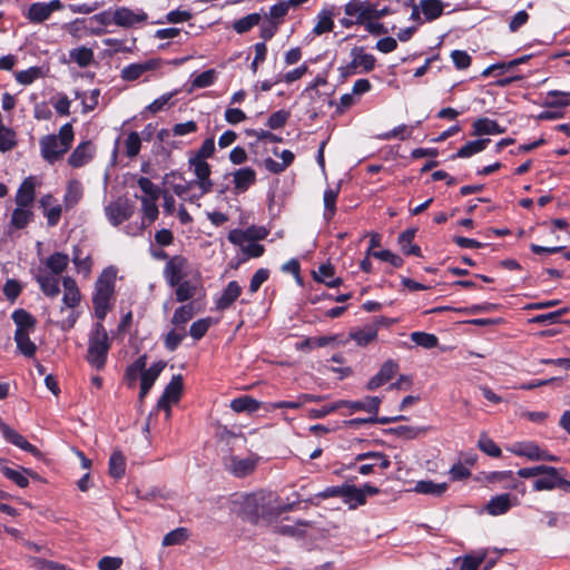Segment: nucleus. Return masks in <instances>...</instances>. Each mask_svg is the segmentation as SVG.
Instances as JSON below:
<instances>
[{
  "label": "nucleus",
  "mask_w": 570,
  "mask_h": 570,
  "mask_svg": "<svg viewBox=\"0 0 570 570\" xmlns=\"http://www.w3.org/2000/svg\"><path fill=\"white\" fill-rule=\"evenodd\" d=\"M420 8L425 21H433L443 14L444 3L441 0H421Z\"/></svg>",
  "instance_id": "obj_39"
},
{
  "label": "nucleus",
  "mask_w": 570,
  "mask_h": 570,
  "mask_svg": "<svg viewBox=\"0 0 570 570\" xmlns=\"http://www.w3.org/2000/svg\"><path fill=\"white\" fill-rule=\"evenodd\" d=\"M82 197V187L78 180H71L68 183L67 190L65 194V206L66 208L73 207Z\"/></svg>",
  "instance_id": "obj_50"
},
{
  "label": "nucleus",
  "mask_w": 570,
  "mask_h": 570,
  "mask_svg": "<svg viewBox=\"0 0 570 570\" xmlns=\"http://www.w3.org/2000/svg\"><path fill=\"white\" fill-rule=\"evenodd\" d=\"M95 155V146L91 141H83L76 147L68 158V164L73 168H80L88 164Z\"/></svg>",
  "instance_id": "obj_22"
},
{
  "label": "nucleus",
  "mask_w": 570,
  "mask_h": 570,
  "mask_svg": "<svg viewBox=\"0 0 570 570\" xmlns=\"http://www.w3.org/2000/svg\"><path fill=\"white\" fill-rule=\"evenodd\" d=\"M341 191V184H337L335 187H330L324 190L323 202H324V219L330 222L334 218L336 214V203Z\"/></svg>",
  "instance_id": "obj_30"
},
{
  "label": "nucleus",
  "mask_w": 570,
  "mask_h": 570,
  "mask_svg": "<svg viewBox=\"0 0 570 570\" xmlns=\"http://www.w3.org/2000/svg\"><path fill=\"white\" fill-rule=\"evenodd\" d=\"M505 127H502L497 120L488 117H481L472 124V136L482 137L485 135H500L505 132Z\"/></svg>",
  "instance_id": "obj_24"
},
{
  "label": "nucleus",
  "mask_w": 570,
  "mask_h": 570,
  "mask_svg": "<svg viewBox=\"0 0 570 570\" xmlns=\"http://www.w3.org/2000/svg\"><path fill=\"white\" fill-rule=\"evenodd\" d=\"M36 196V178L29 176L21 183L17 190L14 202L19 207H30Z\"/></svg>",
  "instance_id": "obj_23"
},
{
  "label": "nucleus",
  "mask_w": 570,
  "mask_h": 570,
  "mask_svg": "<svg viewBox=\"0 0 570 570\" xmlns=\"http://www.w3.org/2000/svg\"><path fill=\"white\" fill-rule=\"evenodd\" d=\"M262 21V16L257 12L247 14L233 23V29L242 35L249 31L253 27L258 26Z\"/></svg>",
  "instance_id": "obj_49"
},
{
  "label": "nucleus",
  "mask_w": 570,
  "mask_h": 570,
  "mask_svg": "<svg viewBox=\"0 0 570 570\" xmlns=\"http://www.w3.org/2000/svg\"><path fill=\"white\" fill-rule=\"evenodd\" d=\"M194 316V305L186 304L178 307L171 318V323L176 326H184Z\"/></svg>",
  "instance_id": "obj_58"
},
{
  "label": "nucleus",
  "mask_w": 570,
  "mask_h": 570,
  "mask_svg": "<svg viewBox=\"0 0 570 570\" xmlns=\"http://www.w3.org/2000/svg\"><path fill=\"white\" fill-rule=\"evenodd\" d=\"M189 166L194 168L195 176L197 177V185L199 186L202 194H207L213 188V181L210 180V166L206 160H199L189 158Z\"/></svg>",
  "instance_id": "obj_19"
},
{
  "label": "nucleus",
  "mask_w": 570,
  "mask_h": 570,
  "mask_svg": "<svg viewBox=\"0 0 570 570\" xmlns=\"http://www.w3.org/2000/svg\"><path fill=\"white\" fill-rule=\"evenodd\" d=\"M33 278L39 284L41 292L48 297H57L60 293L59 281L60 276L42 268L39 265L37 268L31 269Z\"/></svg>",
  "instance_id": "obj_8"
},
{
  "label": "nucleus",
  "mask_w": 570,
  "mask_h": 570,
  "mask_svg": "<svg viewBox=\"0 0 570 570\" xmlns=\"http://www.w3.org/2000/svg\"><path fill=\"white\" fill-rule=\"evenodd\" d=\"M411 340L424 348H434L439 344L438 336L426 332H413L411 333Z\"/></svg>",
  "instance_id": "obj_54"
},
{
  "label": "nucleus",
  "mask_w": 570,
  "mask_h": 570,
  "mask_svg": "<svg viewBox=\"0 0 570 570\" xmlns=\"http://www.w3.org/2000/svg\"><path fill=\"white\" fill-rule=\"evenodd\" d=\"M385 434L396 435L399 438H403L406 440L416 439L419 435L424 434L426 432L425 428H416V426H407V425H399L395 428H389L383 430Z\"/></svg>",
  "instance_id": "obj_45"
},
{
  "label": "nucleus",
  "mask_w": 570,
  "mask_h": 570,
  "mask_svg": "<svg viewBox=\"0 0 570 570\" xmlns=\"http://www.w3.org/2000/svg\"><path fill=\"white\" fill-rule=\"evenodd\" d=\"M232 176L236 194L245 193L256 181V171L250 167L237 169Z\"/></svg>",
  "instance_id": "obj_25"
},
{
  "label": "nucleus",
  "mask_w": 570,
  "mask_h": 570,
  "mask_svg": "<svg viewBox=\"0 0 570 570\" xmlns=\"http://www.w3.org/2000/svg\"><path fill=\"white\" fill-rule=\"evenodd\" d=\"M259 461V456L250 454L247 458H239L230 454L224 458L225 469L236 478H245L252 474Z\"/></svg>",
  "instance_id": "obj_6"
},
{
  "label": "nucleus",
  "mask_w": 570,
  "mask_h": 570,
  "mask_svg": "<svg viewBox=\"0 0 570 570\" xmlns=\"http://www.w3.org/2000/svg\"><path fill=\"white\" fill-rule=\"evenodd\" d=\"M236 245L240 247L244 255V257L239 259L240 262H245L248 258H256L264 254V246L253 240Z\"/></svg>",
  "instance_id": "obj_56"
},
{
  "label": "nucleus",
  "mask_w": 570,
  "mask_h": 570,
  "mask_svg": "<svg viewBox=\"0 0 570 570\" xmlns=\"http://www.w3.org/2000/svg\"><path fill=\"white\" fill-rule=\"evenodd\" d=\"M334 12L332 9H322L316 17V24L312 32L315 36H321L326 32H331L334 28Z\"/></svg>",
  "instance_id": "obj_36"
},
{
  "label": "nucleus",
  "mask_w": 570,
  "mask_h": 570,
  "mask_svg": "<svg viewBox=\"0 0 570 570\" xmlns=\"http://www.w3.org/2000/svg\"><path fill=\"white\" fill-rule=\"evenodd\" d=\"M314 281L323 283L327 287H338L343 281L341 277H335V268L332 264H321L317 272H313Z\"/></svg>",
  "instance_id": "obj_27"
},
{
  "label": "nucleus",
  "mask_w": 570,
  "mask_h": 570,
  "mask_svg": "<svg viewBox=\"0 0 570 570\" xmlns=\"http://www.w3.org/2000/svg\"><path fill=\"white\" fill-rule=\"evenodd\" d=\"M368 255H372L373 257L379 258L383 262H387L395 268H401L404 264L403 258L392 253L390 249L368 252Z\"/></svg>",
  "instance_id": "obj_62"
},
{
  "label": "nucleus",
  "mask_w": 570,
  "mask_h": 570,
  "mask_svg": "<svg viewBox=\"0 0 570 570\" xmlns=\"http://www.w3.org/2000/svg\"><path fill=\"white\" fill-rule=\"evenodd\" d=\"M108 472L109 475L115 479H120L125 475L126 472V458L121 451L115 450L108 463Z\"/></svg>",
  "instance_id": "obj_41"
},
{
  "label": "nucleus",
  "mask_w": 570,
  "mask_h": 570,
  "mask_svg": "<svg viewBox=\"0 0 570 570\" xmlns=\"http://www.w3.org/2000/svg\"><path fill=\"white\" fill-rule=\"evenodd\" d=\"M372 460L371 463L362 464L357 468V472L363 475H368L374 472V468L379 466L382 470H386L391 466L389 456L383 452H363L355 456L356 462Z\"/></svg>",
  "instance_id": "obj_10"
},
{
  "label": "nucleus",
  "mask_w": 570,
  "mask_h": 570,
  "mask_svg": "<svg viewBox=\"0 0 570 570\" xmlns=\"http://www.w3.org/2000/svg\"><path fill=\"white\" fill-rule=\"evenodd\" d=\"M146 364H147V355L144 354V355L139 356L132 364H130L126 368L125 380L129 387L135 386L138 375L141 376L142 372L146 368Z\"/></svg>",
  "instance_id": "obj_42"
},
{
  "label": "nucleus",
  "mask_w": 570,
  "mask_h": 570,
  "mask_svg": "<svg viewBox=\"0 0 570 570\" xmlns=\"http://www.w3.org/2000/svg\"><path fill=\"white\" fill-rule=\"evenodd\" d=\"M187 266L188 261L181 255L168 259L164 268V276L170 286H176L186 276Z\"/></svg>",
  "instance_id": "obj_13"
},
{
  "label": "nucleus",
  "mask_w": 570,
  "mask_h": 570,
  "mask_svg": "<svg viewBox=\"0 0 570 570\" xmlns=\"http://www.w3.org/2000/svg\"><path fill=\"white\" fill-rule=\"evenodd\" d=\"M14 342L18 351L26 357H33L37 352V345L30 340V332L16 330Z\"/></svg>",
  "instance_id": "obj_37"
},
{
  "label": "nucleus",
  "mask_w": 570,
  "mask_h": 570,
  "mask_svg": "<svg viewBox=\"0 0 570 570\" xmlns=\"http://www.w3.org/2000/svg\"><path fill=\"white\" fill-rule=\"evenodd\" d=\"M261 403L255 399L244 395L237 399H234L230 402V409L236 413L247 412L253 413L259 409Z\"/></svg>",
  "instance_id": "obj_47"
},
{
  "label": "nucleus",
  "mask_w": 570,
  "mask_h": 570,
  "mask_svg": "<svg viewBox=\"0 0 570 570\" xmlns=\"http://www.w3.org/2000/svg\"><path fill=\"white\" fill-rule=\"evenodd\" d=\"M33 213L29 209V207H19L12 212L11 215V225L17 229L24 228L29 222L32 219Z\"/></svg>",
  "instance_id": "obj_51"
},
{
  "label": "nucleus",
  "mask_w": 570,
  "mask_h": 570,
  "mask_svg": "<svg viewBox=\"0 0 570 570\" xmlns=\"http://www.w3.org/2000/svg\"><path fill=\"white\" fill-rule=\"evenodd\" d=\"M115 279L116 273L109 268L105 269L96 282L92 304L95 315L99 322L106 317L111 307L110 299L115 292Z\"/></svg>",
  "instance_id": "obj_4"
},
{
  "label": "nucleus",
  "mask_w": 570,
  "mask_h": 570,
  "mask_svg": "<svg viewBox=\"0 0 570 570\" xmlns=\"http://www.w3.org/2000/svg\"><path fill=\"white\" fill-rule=\"evenodd\" d=\"M399 368V363L395 362L394 360L385 361L380 367L379 372L368 380L366 389L368 391H374L380 386L386 384L396 375Z\"/></svg>",
  "instance_id": "obj_14"
},
{
  "label": "nucleus",
  "mask_w": 570,
  "mask_h": 570,
  "mask_svg": "<svg viewBox=\"0 0 570 570\" xmlns=\"http://www.w3.org/2000/svg\"><path fill=\"white\" fill-rule=\"evenodd\" d=\"M267 236V230L264 227L250 226L246 229H233L228 234V240L232 244H243L244 242H257Z\"/></svg>",
  "instance_id": "obj_20"
},
{
  "label": "nucleus",
  "mask_w": 570,
  "mask_h": 570,
  "mask_svg": "<svg viewBox=\"0 0 570 570\" xmlns=\"http://www.w3.org/2000/svg\"><path fill=\"white\" fill-rule=\"evenodd\" d=\"M285 511L282 497L271 490H261L243 497L240 513L253 524L274 525Z\"/></svg>",
  "instance_id": "obj_1"
},
{
  "label": "nucleus",
  "mask_w": 570,
  "mask_h": 570,
  "mask_svg": "<svg viewBox=\"0 0 570 570\" xmlns=\"http://www.w3.org/2000/svg\"><path fill=\"white\" fill-rule=\"evenodd\" d=\"M212 325V318H200L190 325L189 334L195 340H200Z\"/></svg>",
  "instance_id": "obj_63"
},
{
  "label": "nucleus",
  "mask_w": 570,
  "mask_h": 570,
  "mask_svg": "<svg viewBox=\"0 0 570 570\" xmlns=\"http://www.w3.org/2000/svg\"><path fill=\"white\" fill-rule=\"evenodd\" d=\"M242 287L236 281L227 284L222 296L216 302L217 309L224 311L228 308L240 295Z\"/></svg>",
  "instance_id": "obj_32"
},
{
  "label": "nucleus",
  "mask_w": 570,
  "mask_h": 570,
  "mask_svg": "<svg viewBox=\"0 0 570 570\" xmlns=\"http://www.w3.org/2000/svg\"><path fill=\"white\" fill-rule=\"evenodd\" d=\"M0 431L3 435V438L11 444L18 446L19 449L31 453L35 456H40L41 452L39 449H37L35 445L29 443L24 436H22L20 433H18L16 430H13L8 424L0 422Z\"/></svg>",
  "instance_id": "obj_17"
},
{
  "label": "nucleus",
  "mask_w": 570,
  "mask_h": 570,
  "mask_svg": "<svg viewBox=\"0 0 570 570\" xmlns=\"http://www.w3.org/2000/svg\"><path fill=\"white\" fill-rule=\"evenodd\" d=\"M63 8L60 0H51L50 2H35L32 3L28 12L26 13L27 19L32 23H41L50 18L51 13Z\"/></svg>",
  "instance_id": "obj_11"
},
{
  "label": "nucleus",
  "mask_w": 570,
  "mask_h": 570,
  "mask_svg": "<svg viewBox=\"0 0 570 570\" xmlns=\"http://www.w3.org/2000/svg\"><path fill=\"white\" fill-rule=\"evenodd\" d=\"M351 57L354 58L360 72H371L375 68L376 58L372 53H366L364 47H354L351 49Z\"/></svg>",
  "instance_id": "obj_34"
},
{
  "label": "nucleus",
  "mask_w": 570,
  "mask_h": 570,
  "mask_svg": "<svg viewBox=\"0 0 570 570\" xmlns=\"http://www.w3.org/2000/svg\"><path fill=\"white\" fill-rule=\"evenodd\" d=\"M188 539V530L186 528H177L168 532L163 539V546L169 547L181 544Z\"/></svg>",
  "instance_id": "obj_60"
},
{
  "label": "nucleus",
  "mask_w": 570,
  "mask_h": 570,
  "mask_svg": "<svg viewBox=\"0 0 570 570\" xmlns=\"http://www.w3.org/2000/svg\"><path fill=\"white\" fill-rule=\"evenodd\" d=\"M381 404L379 396H366L365 401H343L342 405L352 411H366L377 414Z\"/></svg>",
  "instance_id": "obj_33"
},
{
  "label": "nucleus",
  "mask_w": 570,
  "mask_h": 570,
  "mask_svg": "<svg viewBox=\"0 0 570 570\" xmlns=\"http://www.w3.org/2000/svg\"><path fill=\"white\" fill-rule=\"evenodd\" d=\"M175 287L176 299L180 303L191 299L196 294V287L188 281L181 279Z\"/></svg>",
  "instance_id": "obj_57"
},
{
  "label": "nucleus",
  "mask_w": 570,
  "mask_h": 570,
  "mask_svg": "<svg viewBox=\"0 0 570 570\" xmlns=\"http://www.w3.org/2000/svg\"><path fill=\"white\" fill-rule=\"evenodd\" d=\"M42 77H45V71L41 67H30L16 73V80L24 86L31 85L35 80Z\"/></svg>",
  "instance_id": "obj_52"
},
{
  "label": "nucleus",
  "mask_w": 570,
  "mask_h": 570,
  "mask_svg": "<svg viewBox=\"0 0 570 570\" xmlns=\"http://www.w3.org/2000/svg\"><path fill=\"white\" fill-rule=\"evenodd\" d=\"M114 12V23L122 28H131L136 24L145 22L148 18L144 10L134 11L127 7L117 8Z\"/></svg>",
  "instance_id": "obj_15"
},
{
  "label": "nucleus",
  "mask_w": 570,
  "mask_h": 570,
  "mask_svg": "<svg viewBox=\"0 0 570 570\" xmlns=\"http://www.w3.org/2000/svg\"><path fill=\"white\" fill-rule=\"evenodd\" d=\"M40 206L43 208V214L47 217L49 226H56L62 213V207L56 202L52 195L48 194L41 197L39 200Z\"/></svg>",
  "instance_id": "obj_26"
},
{
  "label": "nucleus",
  "mask_w": 570,
  "mask_h": 570,
  "mask_svg": "<svg viewBox=\"0 0 570 570\" xmlns=\"http://www.w3.org/2000/svg\"><path fill=\"white\" fill-rule=\"evenodd\" d=\"M377 336V328L376 327H370L364 330H357L355 332L351 333V337L353 341H355L358 345L365 346L373 342Z\"/></svg>",
  "instance_id": "obj_59"
},
{
  "label": "nucleus",
  "mask_w": 570,
  "mask_h": 570,
  "mask_svg": "<svg viewBox=\"0 0 570 570\" xmlns=\"http://www.w3.org/2000/svg\"><path fill=\"white\" fill-rule=\"evenodd\" d=\"M165 367L166 363L164 361H158L154 363L149 368H145L140 377V401H142L147 396L155 381L157 380V377L160 375Z\"/></svg>",
  "instance_id": "obj_21"
},
{
  "label": "nucleus",
  "mask_w": 570,
  "mask_h": 570,
  "mask_svg": "<svg viewBox=\"0 0 570 570\" xmlns=\"http://www.w3.org/2000/svg\"><path fill=\"white\" fill-rule=\"evenodd\" d=\"M12 320L17 325V330H21L22 332H31L36 326V318L26 309H17L12 313Z\"/></svg>",
  "instance_id": "obj_44"
},
{
  "label": "nucleus",
  "mask_w": 570,
  "mask_h": 570,
  "mask_svg": "<svg viewBox=\"0 0 570 570\" xmlns=\"http://www.w3.org/2000/svg\"><path fill=\"white\" fill-rule=\"evenodd\" d=\"M344 12L348 17H356L355 22L365 20H380L394 13L389 6L379 9L376 3L362 0H351L344 6Z\"/></svg>",
  "instance_id": "obj_5"
},
{
  "label": "nucleus",
  "mask_w": 570,
  "mask_h": 570,
  "mask_svg": "<svg viewBox=\"0 0 570 570\" xmlns=\"http://www.w3.org/2000/svg\"><path fill=\"white\" fill-rule=\"evenodd\" d=\"M32 567L36 570H67V567L65 564L41 559V558H32Z\"/></svg>",
  "instance_id": "obj_64"
},
{
  "label": "nucleus",
  "mask_w": 570,
  "mask_h": 570,
  "mask_svg": "<svg viewBox=\"0 0 570 570\" xmlns=\"http://www.w3.org/2000/svg\"><path fill=\"white\" fill-rule=\"evenodd\" d=\"M563 471V469H557L554 468V472H543V476L537 479L533 482V490L537 492L540 491H551L557 489L558 479L560 472Z\"/></svg>",
  "instance_id": "obj_40"
},
{
  "label": "nucleus",
  "mask_w": 570,
  "mask_h": 570,
  "mask_svg": "<svg viewBox=\"0 0 570 570\" xmlns=\"http://www.w3.org/2000/svg\"><path fill=\"white\" fill-rule=\"evenodd\" d=\"M161 60L153 58L139 63H131L121 70V78L126 81H134L141 77L145 72L159 68Z\"/></svg>",
  "instance_id": "obj_18"
},
{
  "label": "nucleus",
  "mask_w": 570,
  "mask_h": 570,
  "mask_svg": "<svg viewBox=\"0 0 570 570\" xmlns=\"http://www.w3.org/2000/svg\"><path fill=\"white\" fill-rule=\"evenodd\" d=\"M111 341L101 322L95 323L88 338L86 360L96 370L105 367Z\"/></svg>",
  "instance_id": "obj_2"
},
{
  "label": "nucleus",
  "mask_w": 570,
  "mask_h": 570,
  "mask_svg": "<svg viewBox=\"0 0 570 570\" xmlns=\"http://www.w3.org/2000/svg\"><path fill=\"white\" fill-rule=\"evenodd\" d=\"M69 264V256L67 254L56 252L45 261H41L42 268H48L49 272L61 275Z\"/></svg>",
  "instance_id": "obj_31"
},
{
  "label": "nucleus",
  "mask_w": 570,
  "mask_h": 570,
  "mask_svg": "<svg viewBox=\"0 0 570 570\" xmlns=\"http://www.w3.org/2000/svg\"><path fill=\"white\" fill-rule=\"evenodd\" d=\"M508 451L518 456H525L531 461H558V458L556 455L550 454L546 450H542L535 442L532 441L515 442L508 448Z\"/></svg>",
  "instance_id": "obj_7"
},
{
  "label": "nucleus",
  "mask_w": 570,
  "mask_h": 570,
  "mask_svg": "<svg viewBox=\"0 0 570 570\" xmlns=\"http://www.w3.org/2000/svg\"><path fill=\"white\" fill-rule=\"evenodd\" d=\"M415 234V228H407L399 235L397 243L405 255L422 257L421 247L416 244H413Z\"/></svg>",
  "instance_id": "obj_28"
},
{
  "label": "nucleus",
  "mask_w": 570,
  "mask_h": 570,
  "mask_svg": "<svg viewBox=\"0 0 570 570\" xmlns=\"http://www.w3.org/2000/svg\"><path fill=\"white\" fill-rule=\"evenodd\" d=\"M414 490L417 493L429 494V495H434V497H441L448 490V484L445 482L435 483V482L430 481V480H428V481H419L415 484Z\"/></svg>",
  "instance_id": "obj_48"
},
{
  "label": "nucleus",
  "mask_w": 570,
  "mask_h": 570,
  "mask_svg": "<svg viewBox=\"0 0 570 570\" xmlns=\"http://www.w3.org/2000/svg\"><path fill=\"white\" fill-rule=\"evenodd\" d=\"M183 392V377L175 375L165 387L163 395L157 402L158 409L165 410L167 417L170 415V405L177 403Z\"/></svg>",
  "instance_id": "obj_9"
},
{
  "label": "nucleus",
  "mask_w": 570,
  "mask_h": 570,
  "mask_svg": "<svg viewBox=\"0 0 570 570\" xmlns=\"http://www.w3.org/2000/svg\"><path fill=\"white\" fill-rule=\"evenodd\" d=\"M490 138H479L476 140L468 141L460 147L452 158H469L475 154L483 151L490 144Z\"/></svg>",
  "instance_id": "obj_35"
},
{
  "label": "nucleus",
  "mask_w": 570,
  "mask_h": 570,
  "mask_svg": "<svg viewBox=\"0 0 570 570\" xmlns=\"http://www.w3.org/2000/svg\"><path fill=\"white\" fill-rule=\"evenodd\" d=\"M73 140L71 124L63 125L58 135H47L40 140L41 156L49 163L58 160L70 148Z\"/></svg>",
  "instance_id": "obj_3"
},
{
  "label": "nucleus",
  "mask_w": 570,
  "mask_h": 570,
  "mask_svg": "<svg viewBox=\"0 0 570 570\" xmlns=\"http://www.w3.org/2000/svg\"><path fill=\"white\" fill-rule=\"evenodd\" d=\"M343 501L348 504L350 509H356L366 503L364 490L352 484L345 485V494Z\"/></svg>",
  "instance_id": "obj_43"
},
{
  "label": "nucleus",
  "mask_w": 570,
  "mask_h": 570,
  "mask_svg": "<svg viewBox=\"0 0 570 570\" xmlns=\"http://www.w3.org/2000/svg\"><path fill=\"white\" fill-rule=\"evenodd\" d=\"M62 285L65 289L62 297L63 304L69 308L76 307L81 299L80 291L76 281L70 276H66L62 278Z\"/></svg>",
  "instance_id": "obj_29"
},
{
  "label": "nucleus",
  "mask_w": 570,
  "mask_h": 570,
  "mask_svg": "<svg viewBox=\"0 0 570 570\" xmlns=\"http://www.w3.org/2000/svg\"><path fill=\"white\" fill-rule=\"evenodd\" d=\"M518 504V499L512 498L510 493H502L492 497L484 507L488 514L498 517L505 514L513 505Z\"/></svg>",
  "instance_id": "obj_16"
},
{
  "label": "nucleus",
  "mask_w": 570,
  "mask_h": 570,
  "mask_svg": "<svg viewBox=\"0 0 570 570\" xmlns=\"http://www.w3.org/2000/svg\"><path fill=\"white\" fill-rule=\"evenodd\" d=\"M570 105V92L550 90L542 106L550 109H561Z\"/></svg>",
  "instance_id": "obj_38"
},
{
  "label": "nucleus",
  "mask_w": 570,
  "mask_h": 570,
  "mask_svg": "<svg viewBox=\"0 0 570 570\" xmlns=\"http://www.w3.org/2000/svg\"><path fill=\"white\" fill-rule=\"evenodd\" d=\"M109 222L118 226L134 214V205L128 199H118L105 208Z\"/></svg>",
  "instance_id": "obj_12"
},
{
  "label": "nucleus",
  "mask_w": 570,
  "mask_h": 570,
  "mask_svg": "<svg viewBox=\"0 0 570 570\" xmlns=\"http://www.w3.org/2000/svg\"><path fill=\"white\" fill-rule=\"evenodd\" d=\"M245 134L250 137H256L258 141H262L264 145L282 142L283 137L272 132L271 130L265 129H246Z\"/></svg>",
  "instance_id": "obj_53"
},
{
  "label": "nucleus",
  "mask_w": 570,
  "mask_h": 570,
  "mask_svg": "<svg viewBox=\"0 0 570 570\" xmlns=\"http://www.w3.org/2000/svg\"><path fill=\"white\" fill-rule=\"evenodd\" d=\"M70 60L76 62L80 68H86L94 61L92 49L81 46L69 51Z\"/></svg>",
  "instance_id": "obj_46"
},
{
  "label": "nucleus",
  "mask_w": 570,
  "mask_h": 570,
  "mask_svg": "<svg viewBox=\"0 0 570 570\" xmlns=\"http://www.w3.org/2000/svg\"><path fill=\"white\" fill-rule=\"evenodd\" d=\"M569 312L568 307L560 308L558 311L549 312L546 314H539L532 317L531 322L535 324H556L560 317Z\"/></svg>",
  "instance_id": "obj_61"
},
{
  "label": "nucleus",
  "mask_w": 570,
  "mask_h": 570,
  "mask_svg": "<svg viewBox=\"0 0 570 570\" xmlns=\"http://www.w3.org/2000/svg\"><path fill=\"white\" fill-rule=\"evenodd\" d=\"M479 449L491 458H500L502 454L499 445L487 434H481L478 441Z\"/></svg>",
  "instance_id": "obj_55"
}]
</instances>
